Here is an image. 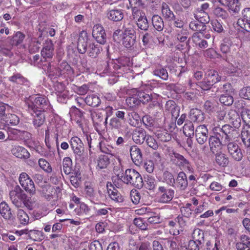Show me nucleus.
Segmentation results:
<instances>
[{
  "instance_id": "obj_1",
  "label": "nucleus",
  "mask_w": 250,
  "mask_h": 250,
  "mask_svg": "<svg viewBox=\"0 0 250 250\" xmlns=\"http://www.w3.org/2000/svg\"><path fill=\"white\" fill-rule=\"evenodd\" d=\"M9 196L12 203L17 208L25 206L29 209H32L31 203L28 199L27 195L19 185L16 186L10 191Z\"/></svg>"
},
{
  "instance_id": "obj_2",
  "label": "nucleus",
  "mask_w": 250,
  "mask_h": 250,
  "mask_svg": "<svg viewBox=\"0 0 250 250\" xmlns=\"http://www.w3.org/2000/svg\"><path fill=\"white\" fill-rule=\"evenodd\" d=\"M122 181L125 184L141 189L144 185V182L141 174L134 169H127L123 176Z\"/></svg>"
},
{
  "instance_id": "obj_3",
  "label": "nucleus",
  "mask_w": 250,
  "mask_h": 250,
  "mask_svg": "<svg viewBox=\"0 0 250 250\" xmlns=\"http://www.w3.org/2000/svg\"><path fill=\"white\" fill-rule=\"evenodd\" d=\"M214 129L226 145L231 141H234L239 135L235 126L233 127L228 124L224 125L221 127H215Z\"/></svg>"
},
{
  "instance_id": "obj_4",
  "label": "nucleus",
  "mask_w": 250,
  "mask_h": 250,
  "mask_svg": "<svg viewBox=\"0 0 250 250\" xmlns=\"http://www.w3.org/2000/svg\"><path fill=\"white\" fill-rule=\"evenodd\" d=\"M28 109L33 112L46 111L50 107L48 100L42 96H30L27 102Z\"/></svg>"
},
{
  "instance_id": "obj_5",
  "label": "nucleus",
  "mask_w": 250,
  "mask_h": 250,
  "mask_svg": "<svg viewBox=\"0 0 250 250\" xmlns=\"http://www.w3.org/2000/svg\"><path fill=\"white\" fill-rule=\"evenodd\" d=\"M221 77L218 72L214 70H210L206 75L203 80L199 82L200 87L204 90H209L216 83L219 82Z\"/></svg>"
},
{
  "instance_id": "obj_6",
  "label": "nucleus",
  "mask_w": 250,
  "mask_h": 250,
  "mask_svg": "<svg viewBox=\"0 0 250 250\" xmlns=\"http://www.w3.org/2000/svg\"><path fill=\"white\" fill-rule=\"evenodd\" d=\"M170 161L181 169L192 171L193 168L188 160L179 153L173 152L170 155Z\"/></svg>"
},
{
  "instance_id": "obj_7",
  "label": "nucleus",
  "mask_w": 250,
  "mask_h": 250,
  "mask_svg": "<svg viewBox=\"0 0 250 250\" xmlns=\"http://www.w3.org/2000/svg\"><path fill=\"white\" fill-rule=\"evenodd\" d=\"M175 191L165 186H160L158 188L157 195L158 202L161 203H168L174 197Z\"/></svg>"
},
{
  "instance_id": "obj_8",
  "label": "nucleus",
  "mask_w": 250,
  "mask_h": 250,
  "mask_svg": "<svg viewBox=\"0 0 250 250\" xmlns=\"http://www.w3.org/2000/svg\"><path fill=\"white\" fill-rule=\"evenodd\" d=\"M130 64L129 58L123 56L116 60L111 65L114 72L122 74L127 71V67L130 66Z\"/></svg>"
},
{
  "instance_id": "obj_9",
  "label": "nucleus",
  "mask_w": 250,
  "mask_h": 250,
  "mask_svg": "<svg viewBox=\"0 0 250 250\" xmlns=\"http://www.w3.org/2000/svg\"><path fill=\"white\" fill-rule=\"evenodd\" d=\"M69 143L71 147L75 154L76 159H81L83 157L84 148L81 140L78 137H73L71 138Z\"/></svg>"
},
{
  "instance_id": "obj_10",
  "label": "nucleus",
  "mask_w": 250,
  "mask_h": 250,
  "mask_svg": "<svg viewBox=\"0 0 250 250\" xmlns=\"http://www.w3.org/2000/svg\"><path fill=\"white\" fill-rule=\"evenodd\" d=\"M242 19H239L237 24L242 29L250 33V8H245L242 12Z\"/></svg>"
},
{
  "instance_id": "obj_11",
  "label": "nucleus",
  "mask_w": 250,
  "mask_h": 250,
  "mask_svg": "<svg viewBox=\"0 0 250 250\" xmlns=\"http://www.w3.org/2000/svg\"><path fill=\"white\" fill-rule=\"evenodd\" d=\"M195 136L198 144H205L209 138L208 130L207 126L204 125L198 126L195 131Z\"/></svg>"
},
{
  "instance_id": "obj_12",
  "label": "nucleus",
  "mask_w": 250,
  "mask_h": 250,
  "mask_svg": "<svg viewBox=\"0 0 250 250\" xmlns=\"http://www.w3.org/2000/svg\"><path fill=\"white\" fill-rule=\"evenodd\" d=\"M89 43V39L87 33L85 31H82L80 33L78 42L77 48L79 52L81 54H84L87 50V46Z\"/></svg>"
},
{
  "instance_id": "obj_13",
  "label": "nucleus",
  "mask_w": 250,
  "mask_h": 250,
  "mask_svg": "<svg viewBox=\"0 0 250 250\" xmlns=\"http://www.w3.org/2000/svg\"><path fill=\"white\" fill-rule=\"evenodd\" d=\"M92 36L98 42L104 44L106 42V35L104 27L100 24L95 25L93 27Z\"/></svg>"
},
{
  "instance_id": "obj_14",
  "label": "nucleus",
  "mask_w": 250,
  "mask_h": 250,
  "mask_svg": "<svg viewBox=\"0 0 250 250\" xmlns=\"http://www.w3.org/2000/svg\"><path fill=\"white\" fill-rule=\"evenodd\" d=\"M228 152L234 160L240 161L243 158V154L241 149L238 145L234 141H231L227 146Z\"/></svg>"
},
{
  "instance_id": "obj_15",
  "label": "nucleus",
  "mask_w": 250,
  "mask_h": 250,
  "mask_svg": "<svg viewBox=\"0 0 250 250\" xmlns=\"http://www.w3.org/2000/svg\"><path fill=\"white\" fill-rule=\"evenodd\" d=\"M214 135L210 136L208 138L209 145L210 150L214 153L215 148H221L226 145L223 142L217 132L213 129Z\"/></svg>"
},
{
  "instance_id": "obj_16",
  "label": "nucleus",
  "mask_w": 250,
  "mask_h": 250,
  "mask_svg": "<svg viewBox=\"0 0 250 250\" xmlns=\"http://www.w3.org/2000/svg\"><path fill=\"white\" fill-rule=\"evenodd\" d=\"M130 155L133 162L136 166H140L143 161L142 150L137 146H132L130 147Z\"/></svg>"
},
{
  "instance_id": "obj_17",
  "label": "nucleus",
  "mask_w": 250,
  "mask_h": 250,
  "mask_svg": "<svg viewBox=\"0 0 250 250\" xmlns=\"http://www.w3.org/2000/svg\"><path fill=\"white\" fill-rule=\"evenodd\" d=\"M9 140H28L31 136L30 133L25 131L16 129H11L8 132Z\"/></svg>"
},
{
  "instance_id": "obj_18",
  "label": "nucleus",
  "mask_w": 250,
  "mask_h": 250,
  "mask_svg": "<svg viewBox=\"0 0 250 250\" xmlns=\"http://www.w3.org/2000/svg\"><path fill=\"white\" fill-rule=\"evenodd\" d=\"M106 188L108 194L112 200L118 203H122L124 201V199L123 196L114 187L111 182H107Z\"/></svg>"
},
{
  "instance_id": "obj_19",
  "label": "nucleus",
  "mask_w": 250,
  "mask_h": 250,
  "mask_svg": "<svg viewBox=\"0 0 250 250\" xmlns=\"http://www.w3.org/2000/svg\"><path fill=\"white\" fill-rule=\"evenodd\" d=\"M54 54V44L51 40H47L41 51L42 56L44 59H51Z\"/></svg>"
},
{
  "instance_id": "obj_20",
  "label": "nucleus",
  "mask_w": 250,
  "mask_h": 250,
  "mask_svg": "<svg viewBox=\"0 0 250 250\" xmlns=\"http://www.w3.org/2000/svg\"><path fill=\"white\" fill-rule=\"evenodd\" d=\"M147 135L145 129L142 128H135L132 133V138L137 144H142Z\"/></svg>"
},
{
  "instance_id": "obj_21",
  "label": "nucleus",
  "mask_w": 250,
  "mask_h": 250,
  "mask_svg": "<svg viewBox=\"0 0 250 250\" xmlns=\"http://www.w3.org/2000/svg\"><path fill=\"white\" fill-rule=\"evenodd\" d=\"M175 179V186L180 190H185L188 186V181L186 173L182 171L177 175Z\"/></svg>"
},
{
  "instance_id": "obj_22",
  "label": "nucleus",
  "mask_w": 250,
  "mask_h": 250,
  "mask_svg": "<svg viewBox=\"0 0 250 250\" xmlns=\"http://www.w3.org/2000/svg\"><path fill=\"white\" fill-rule=\"evenodd\" d=\"M25 38V35L21 32H17L12 38L10 44V46L9 48H6L4 46H2L1 44V42L0 41V47L2 50L5 49L6 50H10L12 48V46L15 45L18 46L21 44Z\"/></svg>"
},
{
  "instance_id": "obj_23",
  "label": "nucleus",
  "mask_w": 250,
  "mask_h": 250,
  "mask_svg": "<svg viewBox=\"0 0 250 250\" xmlns=\"http://www.w3.org/2000/svg\"><path fill=\"white\" fill-rule=\"evenodd\" d=\"M0 214L7 220H12L14 218V213L8 205L5 202L0 203Z\"/></svg>"
},
{
  "instance_id": "obj_24",
  "label": "nucleus",
  "mask_w": 250,
  "mask_h": 250,
  "mask_svg": "<svg viewBox=\"0 0 250 250\" xmlns=\"http://www.w3.org/2000/svg\"><path fill=\"white\" fill-rule=\"evenodd\" d=\"M106 17L109 20L117 22L123 19L124 14L122 10L114 9L108 10L106 13Z\"/></svg>"
},
{
  "instance_id": "obj_25",
  "label": "nucleus",
  "mask_w": 250,
  "mask_h": 250,
  "mask_svg": "<svg viewBox=\"0 0 250 250\" xmlns=\"http://www.w3.org/2000/svg\"><path fill=\"white\" fill-rule=\"evenodd\" d=\"M166 110L170 111L173 118L177 119L179 115L180 107L178 106L175 102L169 100L167 102L165 105Z\"/></svg>"
},
{
  "instance_id": "obj_26",
  "label": "nucleus",
  "mask_w": 250,
  "mask_h": 250,
  "mask_svg": "<svg viewBox=\"0 0 250 250\" xmlns=\"http://www.w3.org/2000/svg\"><path fill=\"white\" fill-rule=\"evenodd\" d=\"M189 33L187 29L182 28L176 31L175 34L176 40L180 42H185L186 45L189 46L190 39H188Z\"/></svg>"
},
{
  "instance_id": "obj_27",
  "label": "nucleus",
  "mask_w": 250,
  "mask_h": 250,
  "mask_svg": "<svg viewBox=\"0 0 250 250\" xmlns=\"http://www.w3.org/2000/svg\"><path fill=\"white\" fill-rule=\"evenodd\" d=\"M33 112V113L31 114L34 116L33 125L36 128H39L44 124L45 122V118L44 112L38 111Z\"/></svg>"
},
{
  "instance_id": "obj_28",
  "label": "nucleus",
  "mask_w": 250,
  "mask_h": 250,
  "mask_svg": "<svg viewBox=\"0 0 250 250\" xmlns=\"http://www.w3.org/2000/svg\"><path fill=\"white\" fill-rule=\"evenodd\" d=\"M237 250H250V237L246 235L240 236V242L236 244Z\"/></svg>"
},
{
  "instance_id": "obj_29",
  "label": "nucleus",
  "mask_w": 250,
  "mask_h": 250,
  "mask_svg": "<svg viewBox=\"0 0 250 250\" xmlns=\"http://www.w3.org/2000/svg\"><path fill=\"white\" fill-rule=\"evenodd\" d=\"M241 3L239 0H230L228 5V10L230 14L234 17H238Z\"/></svg>"
},
{
  "instance_id": "obj_30",
  "label": "nucleus",
  "mask_w": 250,
  "mask_h": 250,
  "mask_svg": "<svg viewBox=\"0 0 250 250\" xmlns=\"http://www.w3.org/2000/svg\"><path fill=\"white\" fill-rule=\"evenodd\" d=\"M11 151L14 155L19 158L27 159L30 156L27 149L22 146H16L12 148Z\"/></svg>"
},
{
  "instance_id": "obj_31",
  "label": "nucleus",
  "mask_w": 250,
  "mask_h": 250,
  "mask_svg": "<svg viewBox=\"0 0 250 250\" xmlns=\"http://www.w3.org/2000/svg\"><path fill=\"white\" fill-rule=\"evenodd\" d=\"M189 118L194 122H201L204 120V114L201 110L193 108L190 110Z\"/></svg>"
},
{
  "instance_id": "obj_32",
  "label": "nucleus",
  "mask_w": 250,
  "mask_h": 250,
  "mask_svg": "<svg viewBox=\"0 0 250 250\" xmlns=\"http://www.w3.org/2000/svg\"><path fill=\"white\" fill-rule=\"evenodd\" d=\"M215 161L216 163L221 167H226L229 164V159L227 156L219 152L215 154Z\"/></svg>"
},
{
  "instance_id": "obj_33",
  "label": "nucleus",
  "mask_w": 250,
  "mask_h": 250,
  "mask_svg": "<svg viewBox=\"0 0 250 250\" xmlns=\"http://www.w3.org/2000/svg\"><path fill=\"white\" fill-rule=\"evenodd\" d=\"M102 50L101 46L94 43H89L88 54L89 57L92 58H96Z\"/></svg>"
},
{
  "instance_id": "obj_34",
  "label": "nucleus",
  "mask_w": 250,
  "mask_h": 250,
  "mask_svg": "<svg viewBox=\"0 0 250 250\" xmlns=\"http://www.w3.org/2000/svg\"><path fill=\"white\" fill-rule=\"evenodd\" d=\"M162 13L163 16L166 20L171 21L174 19V14L172 10H171L168 4L165 2H163L162 5Z\"/></svg>"
},
{
  "instance_id": "obj_35",
  "label": "nucleus",
  "mask_w": 250,
  "mask_h": 250,
  "mask_svg": "<svg viewBox=\"0 0 250 250\" xmlns=\"http://www.w3.org/2000/svg\"><path fill=\"white\" fill-rule=\"evenodd\" d=\"M84 101L88 105L92 107H98L101 104L100 98L95 94L87 95Z\"/></svg>"
},
{
  "instance_id": "obj_36",
  "label": "nucleus",
  "mask_w": 250,
  "mask_h": 250,
  "mask_svg": "<svg viewBox=\"0 0 250 250\" xmlns=\"http://www.w3.org/2000/svg\"><path fill=\"white\" fill-rule=\"evenodd\" d=\"M110 164V158L108 155H101L97 160V169L106 168Z\"/></svg>"
},
{
  "instance_id": "obj_37",
  "label": "nucleus",
  "mask_w": 250,
  "mask_h": 250,
  "mask_svg": "<svg viewBox=\"0 0 250 250\" xmlns=\"http://www.w3.org/2000/svg\"><path fill=\"white\" fill-rule=\"evenodd\" d=\"M152 23L154 28L158 31H162L163 30L164 27L163 20L158 15L153 16Z\"/></svg>"
},
{
  "instance_id": "obj_38",
  "label": "nucleus",
  "mask_w": 250,
  "mask_h": 250,
  "mask_svg": "<svg viewBox=\"0 0 250 250\" xmlns=\"http://www.w3.org/2000/svg\"><path fill=\"white\" fill-rule=\"evenodd\" d=\"M193 241L198 243L199 245H202L205 242L204 233L203 230L196 229H195L192 233Z\"/></svg>"
},
{
  "instance_id": "obj_39",
  "label": "nucleus",
  "mask_w": 250,
  "mask_h": 250,
  "mask_svg": "<svg viewBox=\"0 0 250 250\" xmlns=\"http://www.w3.org/2000/svg\"><path fill=\"white\" fill-rule=\"evenodd\" d=\"M183 133L184 134L189 137H192L194 134V128L192 122L187 120L183 126Z\"/></svg>"
},
{
  "instance_id": "obj_40",
  "label": "nucleus",
  "mask_w": 250,
  "mask_h": 250,
  "mask_svg": "<svg viewBox=\"0 0 250 250\" xmlns=\"http://www.w3.org/2000/svg\"><path fill=\"white\" fill-rule=\"evenodd\" d=\"M228 116L235 127L240 126L241 119L239 114L235 110H230L228 113Z\"/></svg>"
},
{
  "instance_id": "obj_41",
  "label": "nucleus",
  "mask_w": 250,
  "mask_h": 250,
  "mask_svg": "<svg viewBox=\"0 0 250 250\" xmlns=\"http://www.w3.org/2000/svg\"><path fill=\"white\" fill-rule=\"evenodd\" d=\"M138 29L146 32L149 28V23L146 16L136 21Z\"/></svg>"
},
{
  "instance_id": "obj_42",
  "label": "nucleus",
  "mask_w": 250,
  "mask_h": 250,
  "mask_svg": "<svg viewBox=\"0 0 250 250\" xmlns=\"http://www.w3.org/2000/svg\"><path fill=\"white\" fill-rule=\"evenodd\" d=\"M8 80L19 84H26L25 83L28 82L27 79L24 78L20 73L14 74L13 75L9 77Z\"/></svg>"
},
{
  "instance_id": "obj_43",
  "label": "nucleus",
  "mask_w": 250,
  "mask_h": 250,
  "mask_svg": "<svg viewBox=\"0 0 250 250\" xmlns=\"http://www.w3.org/2000/svg\"><path fill=\"white\" fill-rule=\"evenodd\" d=\"M105 195L100 190L98 192H95L90 200L94 204H100L104 202L105 199Z\"/></svg>"
},
{
  "instance_id": "obj_44",
  "label": "nucleus",
  "mask_w": 250,
  "mask_h": 250,
  "mask_svg": "<svg viewBox=\"0 0 250 250\" xmlns=\"http://www.w3.org/2000/svg\"><path fill=\"white\" fill-rule=\"evenodd\" d=\"M7 125H17L20 122L19 118L14 114H8L3 118Z\"/></svg>"
},
{
  "instance_id": "obj_45",
  "label": "nucleus",
  "mask_w": 250,
  "mask_h": 250,
  "mask_svg": "<svg viewBox=\"0 0 250 250\" xmlns=\"http://www.w3.org/2000/svg\"><path fill=\"white\" fill-rule=\"evenodd\" d=\"M231 94H223L220 95L219 101L222 104L226 106L232 105L234 102L233 97Z\"/></svg>"
},
{
  "instance_id": "obj_46",
  "label": "nucleus",
  "mask_w": 250,
  "mask_h": 250,
  "mask_svg": "<svg viewBox=\"0 0 250 250\" xmlns=\"http://www.w3.org/2000/svg\"><path fill=\"white\" fill-rule=\"evenodd\" d=\"M136 38V36L125 35L123 38V44L126 48H131L135 43Z\"/></svg>"
},
{
  "instance_id": "obj_47",
  "label": "nucleus",
  "mask_w": 250,
  "mask_h": 250,
  "mask_svg": "<svg viewBox=\"0 0 250 250\" xmlns=\"http://www.w3.org/2000/svg\"><path fill=\"white\" fill-rule=\"evenodd\" d=\"M72 162L69 157H65L62 161V168L64 173L68 175L72 171Z\"/></svg>"
},
{
  "instance_id": "obj_48",
  "label": "nucleus",
  "mask_w": 250,
  "mask_h": 250,
  "mask_svg": "<svg viewBox=\"0 0 250 250\" xmlns=\"http://www.w3.org/2000/svg\"><path fill=\"white\" fill-rule=\"evenodd\" d=\"M153 74L159 77L164 80H167L168 78V74L167 70L161 66L156 68L154 70Z\"/></svg>"
},
{
  "instance_id": "obj_49",
  "label": "nucleus",
  "mask_w": 250,
  "mask_h": 250,
  "mask_svg": "<svg viewBox=\"0 0 250 250\" xmlns=\"http://www.w3.org/2000/svg\"><path fill=\"white\" fill-rule=\"evenodd\" d=\"M213 13L217 18H221L223 20H226L229 17V15L227 11L220 7L215 8L213 10Z\"/></svg>"
},
{
  "instance_id": "obj_50",
  "label": "nucleus",
  "mask_w": 250,
  "mask_h": 250,
  "mask_svg": "<svg viewBox=\"0 0 250 250\" xmlns=\"http://www.w3.org/2000/svg\"><path fill=\"white\" fill-rule=\"evenodd\" d=\"M91 117L94 125H98L103 122V115L98 110L91 111Z\"/></svg>"
},
{
  "instance_id": "obj_51",
  "label": "nucleus",
  "mask_w": 250,
  "mask_h": 250,
  "mask_svg": "<svg viewBox=\"0 0 250 250\" xmlns=\"http://www.w3.org/2000/svg\"><path fill=\"white\" fill-rule=\"evenodd\" d=\"M156 136L160 141L163 142H168L171 139V134L166 130L158 131Z\"/></svg>"
},
{
  "instance_id": "obj_52",
  "label": "nucleus",
  "mask_w": 250,
  "mask_h": 250,
  "mask_svg": "<svg viewBox=\"0 0 250 250\" xmlns=\"http://www.w3.org/2000/svg\"><path fill=\"white\" fill-rule=\"evenodd\" d=\"M24 190L30 195H34L36 193V188L33 181L32 179L28 181L25 184L21 186Z\"/></svg>"
},
{
  "instance_id": "obj_53",
  "label": "nucleus",
  "mask_w": 250,
  "mask_h": 250,
  "mask_svg": "<svg viewBox=\"0 0 250 250\" xmlns=\"http://www.w3.org/2000/svg\"><path fill=\"white\" fill-rule=\"evenodd\" d=\"M123 29L125 36H136L135 26L132 23L128 22L126 24H124Z\"/></svg>"
},
{
  "instance_id": "obj_54",
  "label": "nucleus",
  "mask_w": 250,
  "mask_h": 250,
  "mask_svg": "<svg viewBox=\"0 0 250 250\" xmlns=\"http://www.w3.org/2000/svg\"><path fill=\"white\" fill-rule=\"evenodd\" d=\"M100 149L103 153L112 154V152L114 151L113 147L108 144L106 142H100L99 143Z\"/></svg>"
},
{
  "instance_id": "obj_55",
  "label": "nucleus",
  "mask_w": 250,
  "mask_h": 250,
  "mask_svg": "<svg viewBox=\"0 0 250 250\" xmlns=\"http://www.w3.org/2000/svg\"><path fill=\"white\" fill-rule=\"evenodd\" d=\"M137 96L138 92L136 94L132 96L129 97L126 99V102L130 107H134L140 104L139 97Z\"/></svg>"
},
{
  "instance_id": "obj_56",
  "label": "nucleus",
  "mask_w": 250,
  "mask_h": 250,
  "mask_svg": "<svg viewBox=\"0 0 250 250\" xmlns=\"http://www.w3.org/2000/svg\"><path fill=\"white\" fill-rule=\"evenodd\" d=\"M189 27L193 31H204L206 29V25L200 22L199 21L190 22Z\"/></svg>"
},
{
  "instance_id": "obj_57",
  "label": "nucleus",
  "mask_w": 250,
  "mask_h": 250,
  "mask_svg": "<svg viewBox=\"0 0 250 250\" xmlns=\"http://www.w3.org/2000/svg\"><path fill=\"white\" fill-rule=\"evenodd\" d=\"M163 178L170 186H175V179L173 174L168 171H165L163 173Z\"/></svg>"
},
{
  "instance_id": "obj_58",
  "label": "nucleus",
  "mask_w": 250,
  "mask_h": 250,
  "mask_svg": "<svg viewBox=\"0 0 250 250\" xmlns=\"http://www.w3.org/2000/svg\"><path fill=\"white\" fill-rule=\"evenodd\" d=\"M140 103L144 104L148 103L152 99L151 95L144 91H138V96Z\"/></svg>"
},
{
  "instance_id": "obj_59",
  "label": "nucleus",
  "mask_w": 250,
  "mask_h": 250,
  "mask_svg": "<svg viewBox=\"0 0 250 250\" xmlns=\"http://www.w3.org/2000/svg\"><path fill=\"white\" fill-rule=\"evenodd\" d=\"M241 139L244 145L250 147V132L248 130H242L241 133Z\"/></svg>"
},
{
  "instance_id": "obj_60",
  "label": "nucleus",
  "mask_w": 250,
  "mask_h": 250,
  "mask_svg": "<svg viewBox=\"0 0 250 250\" xmlns=\"http://www.w3.org/2000/svg\"><path fill=\"white\" fill-rule=\"evenodd\" d=\"M39 165L41 168L47 173L52 172V169L50 164L44 159H40L38 161Z\"/></svg>"
},
{
  "instance_id": "obj_61",
  "label": "nucleus",
  "mask_w": 250,
  "mask_h": 250,
  "mask_svg": "<svg viewBox=\"0 0 250 250\" xmlns=\"http://www.w3.org/2000/svg\"><path fill=\"white\" fill-rule=\"evenodd\" d=\"M193 41L200 48L204 49L208 47V43L207 41L202 39L199 36H193Z\"/></svg>"
},
{
  "instance_id": "obj_62",
  "label": "nucleus",
  "mask_w": 250,
  "mask_h": 250,
  "mask_svg": "<svg viewBox=\"0 0 250 250\" xmlns=\"http://www.w3.org/2000/svg\"><path fill=\"white\" fill-rule=\"evenodd\" d=\"M204 108L208 113H212L216 111V105L215 103L210 101H207L204 104Z\"/></svg>"
},
{
  "instance_id": "obj_63",
  "label": "nucleus",
  "mask_w": 250,
  "mask_h": 250,
  "mask_svg": "<svg viewBox=\"0 0 250 250\" xmlns=\"http://www.w3.org/2000/svg\"><path fill=\"white\" fill-rule=\"evenodd\" d=\"M146 142L147 145L153 149L156 150L158 148V145L155 139L149 135H147L146 138Z\"/></svg>"
},
{
  "instance_id": "obj_64",
  "label": "nucleus",
  "mask_w": 250,
  "mask_h": 250,
  "mask_svg": "<svg viewBox=\"0 0 250 250\" xmlns=\"http://www.w3.org/2000/svg\"><path fill=\"white\" fill-rule=\"evenodd\" d=\"M232 42L229 39H225L224 42L220 45V50L224 53L226 54L230 50V46L231 45Z\"/></svg>"
}]
</instances>
